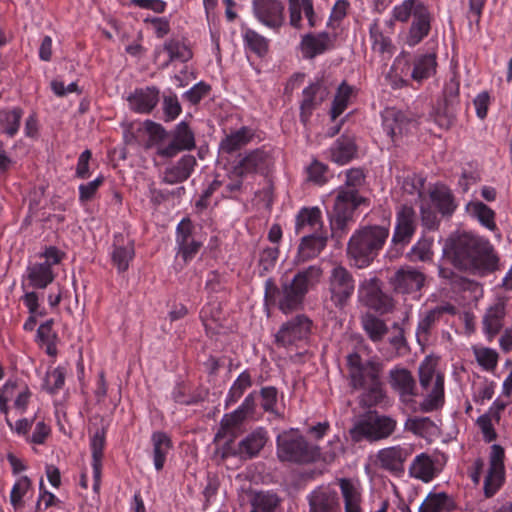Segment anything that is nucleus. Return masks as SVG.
Segmentation results:
<instances>
[{
	"label": "nucleus",
	"instance_id": "f257e3e1",
	"mask_svg": "<svg viewBox=\"0 0 512 512\" xmlns=\"http://www.w3.org/2000/svg\"><path fill=\"white\" fill-rule=\"evenodd\" d=\"M445 252L453 265L473 274H486L497 268L498 258L488 239L470 232L452 234Z\"/></svg>",
	"mask_w": 512,
	"mask_h": 512
},
{
	"label": "nucleus",
	"instance_id": "f03ea898",
	"mask_svg": "<svg viewBox=\"0 0 512 512\" xmlns=\"http://www.w3.org/2000/svg\"><path fill=\"white\" fill-rule=\"evenodd\" d=\"M347 380L350 388L361 390L359 404L370 409L386 400V391L382 381L383 365L376 360H363L358 353L346 357Z\"/></svg>",
	"mask_w": 512,
	"mask_h": 512
},
{
	"label": "nucleus",
	"instance_id": "7ed1b4c3",
	"mask_svg": "<svg viewBox=\"0 0 512 512\" xmlns=\"http://www.w3.org/2000/svg\"><path fill=\"white\" fill-rule=\"evenodd\" d=\"M323 270L320 265H310L299 270L291 281L278 287L272 279L265 281V299L276 304L283 313L297 310L303 303L309 290L321 280Z\"/></svg>",
	"mask_w": 512,
	"mask_h": 512
},
{
	"label": "nucleus",
	"instance_id": "20e7f679",
	"mask_svg": "<svg viewBox=\"0 0 512 512\" xmlns=\"http://www.w3.org/2000/svg\"><path fill=\"white\" fill-rule=\"evenodd\" d=\"M389 228L380 225L363 226L357 229L347 244V257L358 269L368 267L382 250Z\"/></svg>",
	"mask_w": 512,
	"mask_h": 512
},
{
	"label": "nucleus",
	"instance_id": "39448f33",
	"mask_svg": "<svg viewBox=\"0 0 512 512\" xmlns=\"http://www.w3.org/2000/svg\"><path fill=\"white\" fill-rule=\"evenodd\" d=\"M418 374L423 392L419 410L429 413L441 409L445 403L444 374L438 371L437 361L426 357L419 365Z\"/></svg>",
	"mask_w": 512,
	"mask_h": 512
},
{
	"label": "nucleus",
	"instance_id": "423d86ee",
	"mask_svg": "<svg viewBox=\"0 0 512 512\" xmlns=\"http://www.w3.org/2000/svg\"><path fill=\"white\" fill-rule=\"evenodd\" d=\"M277 457L282 462L309 464L320 458V448L310 444L295 431H285L277 436Z\"/></svg>",
	"mask_w": 512,
	"mask_h": 512
},
{
	"label": "nucleus",
	"instance_id": "0eeeda50",
	"mask_svg": "<svg viewBox=\"0 0 512 512\" xmlns=\"http://www.w3.org/2000/svg\"><path fill=\"white\" fill-rule=\"evenodd\" d=\"M355 287L352 273L340 264L334 265L327 279V300L335 308L343 310L350 303Z\"/></svg>",
	"mask_w": 512,
	"mask_h": 512
},
{
	"label": "nucleus",
	"instance_id": "6e6552de",
	"mask_svg": "<svg viewBox=\"0 0 512 512\" xmlns=\"http://www.w3.org/2000/svg\"><path fill=\"white\" fill-rule=\"evenodd\" d=\"M396 429V421L388 416H375L359 421L350 429V436L354 442L363 439L378 441L388 438Z\"/></svg>",
	"mask_w": 512,
	"mask_h": 512
},
{
	"label": "nucleus",
	"instance_id": "1a4fd4ad",
	"mask_svg": "<svg viewBox=\"0 0 512 512\" xmlns=\"http://www.w3.org/2000/svg\"><path fill=\"white\" fill-rule=\"evenodd\" d=\"M366 201L365 197L355 191L338 189L333 210L330 214L332 228L344 230L347 223L352 219L354 211Z\"/></svg>",
	"mask_w": 512,
	"mask_h": 512
},
{
	"label": "nucleus",
	"instance_id": "9d476101",
	"mask_svg": "<svg viewBox=\"0 0 512 512\" xmlns=\"http://www.w3.org/2000/svg\"><path fill=\"white\" fill-rule=\"evenodd\" d=\"M505 451L498 444H493L489 454V470L484 480V494L490 498L501 488L505 480Z\"/></svg>",
	"mask_w": 512,
	"mask_h": 512
},
{
	"label": "nucleus",
	"instance_id": "9b49d317",
	"mask_svg": "<svg viewBox=\"0 0 512 512\" xmlns=\"http://www.w3.org/2000/svg\"><path fill=\"white\" fill-rule=\"evenodd\" d=\"M359 296L366 306L380 313H387L393 307L392 298L382 291L380 280L376 277L360 283Z\"/></svg>",
	"mask_w": 512,
	"mask_h": 512
},
{
	"label": "nucleus",
	"instance_id": "f8f14e48",
	"mask_svg": "<svg viewBox=\"0 0 512 512\" xmlns=\"http://www.w3.org/2000/svg\"><path fill=\"white\" fill-rule=\"evenodd\" d=\"M416 230V213L410 206L403 205L397 211L396 224L391 243L403 249L412 239Z\"/></svg>",
	"mask_w": 512,
	"mask_h": 512
},
{
	"label": "nucleus",
	"instance_id": "ddd939ff",
	"mask_svg": "<svg viewBox=\"0 0 512 512\" xmlns=\"http://www.w3.org/2000/svg\"><path fill=\"white\" fill-rule=\"evenodd\" d=\"M412 451L409 445H396L379 450L376 457L382 469L399 476L404 472V464Z\"/></svg>",
	"mask_w": 512,
	"mask_h": 512
},
{
	"label": "nucleus",
	"instance_id": "4468645a",
	"mask_svg": "<svg viewBox=\"0 0 512 512\" xmlns=\"http://www.w3.org/2000/svg\"><path fill=\"white\" fill-rule=\"evenodd\" d=\"M425 283V275L411 267L405 266L398 269L390 278V284L394 291L401 294L419 292Z\"/></svg>",
	"mask_w": 512,
	"mask_h": 512
},
{
	"label": "nucleus",
	"instance_id": "2eb2a0df",
	"mask_svg": "<svg viewBox=\"0 0 512 512\" xmlns=\"http://www.w3.org/2000/svg\"><path fill=\"white\" fill-rule=\"evenodd\" d=\"M195 148V137L193 131L184 121L176 125L173 131V139L166 146H159L157 154L161 157L171 158L184 150Z\"/></svg>",
	"mask_w": 512,
	"mask_h": 512
},
{
	"label": "nucleus",
	"instance_id": "dca6fc26",
	"mask_svg": "<svg viewBox=\"0 0 512 512\" xmlns=\"http://www.w3.org/2000/svg\"><path fill=\"white\" fill-rule=\"evenodd\" d=\"M310 327V320L303 315H298L282 325L276 334V342L283 347L293 345L308 336Z\"/></svg>",
	"mask_w": 512,
	"mask_h": 512
},
{
	"label": "nucleus",
	"instance_id": "f3484780",
	"mask_svg": "<svg viewBox=\"0 0 512 512\" xmlns=\"http://www.w3.org/2000/svg\"><path fill=\"white\" fill-rule=\"evenodd\" d=\"M307 500L310 512H340L338 493L330 485L316 487Z\"/></svg>",
	"mask_w": 512,
	"mask_h": 512
},
{
	"label": "nucleus",
	"instance_id": "a211bd4d",
	"mask_svg": "<svg viewBox=\"0 0 512 512\" xmlns=\"http://www.w3.org/2000/svg\"><path fill=\"white\" fill-rule=\"evenodd\" d=\"M256 18L265 26L279 29L284 23V6L278 0H253Z\"/></svg>",
	"mask_w": 512,
	"mask_h": 512
},
{
	"label": "nucleus",
	"instance_id": "6ab92c4d",
	"mask_svg": "<svg viewBox=\"0 0 512 512\" xmlns=\"http://www.w3.org/2000/svg\"><path fill=\"white\" fill-rule=\"evenodd\" d=\"M135 257L134 241L122 233L114 235L111 260L119 273L128 270L130 262Z\"/></svg>",
	"mask_w": 512,
	"mask_h": 512
},
{
	"label": "nucleus",
	"instance_id": "aec40b11",
	"mask_svg": "<svg viewBox=\"0 0 512 512\" xmlns=\"http://www.w3.org/2000/svg\"><path fill=\"white\" fill-rule=\"evenodd\" d=\"M162 52H166L168 58L159 63L161 69H166L172 62L185 63L193 57L192 50L188 44L179 38H170L164 42L162 48L155 50V61H160Z\"/></svg>",
	"mask_w": 512,
	"mask_h": 512
},
{
	"label": "nucleus",
	"instance_id": "412c9836",
	"mask_svg": "<svg viewBox=\"0 0 512 512\" xmlns=\"http://www.w3.org/2000/svg\"><path fill=\"white\" fill-rule=\"evenodd\" d=\"M271 163L272 160L269 152L263 148L254 149L240 159L234 168V173L238 177L251 173H263L269 168Z\"/></svg>",
	"mask_w": 512,
	"mask_h": 512
},
{
	"label": "nucleus",
	"instance_id": "4be33fe9",
	"mask_svg": "<svg viewBox=\"0 0 512 512\" xmlns=\"http://www.w3.org/2000/svg\"><path fill=\"white\" fill-rule=\"evenodd\" d=\"M445 313L455 314L456 309L451 304L437 306L429 310L425 316L420 319L416 329V338L420 345H425L429 341L431 331Z\"/></svg>",
	"mask_w": 512,
	"mask_h": 512
},
{
	"label": "nucleus",
	"instance_id": "5701e85b",
	"mask_svg": "<svg viewBox=\"0 0 512 512\" xmlns=\"http://www.w3.org/2000/svg\"><path fill=\"white\" fill-rule=\"evenodd\" d=\"M191 230V222L188 219L182 220L177 226V255H180L184 262L192 260L202 246L200 241L192 237Z\"/></svg>",
	"mask_w": 512,
	"mask_h": 512
},
{
	"label": "nucleus",
	"instance_id": "b1692460",
	"mask_svg": "<svg viewBox=\"0 0 512 512\" xmlns=\"http://www.w3.org/2000/svg\"><path fill=\"white\" fill-rule=\"evenodd\" d=\"M327 240L328 238L324 233H311L304 235L298 246L294 262L296 264H300L316 258L326 247Z\"/></svg>",
	"mask_w": 512,
	"mask_h": 512
},
{
	"label": "nucleus",
	"instance_id": "393cba45",
	"mask_svg": "<svg viewBox=\"0 0 512 512\" xmlns=\"http://www.w3.org/2000/svg\"><path fill=\"white\" fill-rule=\"evenodd\" d=\"M411 121L405 114L395 108L385 109L382 114V127L390 142L395 144L398 136L404 134Z\"/></svg>",
	"mask_w": 512,
	"mask_h": 512
},
{
	"label": "nucleus",
	"instance_id": "a878e982",
	"mask_svg": "<svg viewBox=\"0 0 512 512\" xmlns=\"http://www.w3.org/2000/svg\"><path fill=\"white\" fill-rule=\"evenodd\" d=\"M159 93L155 86L136 89L127 98L130 109L141 114L150 113L159 101Z\"/></svg>",
	"mask_w": 512,
	"mask_h": 512
},
{
	"label": "nucleus",
	"instance_id": "bb28decb",
	"mask_svg": "<svg viewBox=\"0 0 512 512\" xmlns=\"http://www.w3.org/2000/svg\"><path fill=\"white\" fill-rule=\"evenodd\" d=\"M332 42L328 32L307 33L302 36L299 46L304 58L313 59L329 50Z\"/></svg>",
	"mask_w": 512,
	"mask_h": 512
},
{
	"label": "nucleus",
	"instance_id": "cd10ccee",
	"mask_svg": "<svg viewBox=\"0 0 512 512\" xmlns=\"http://www.w3.org/2000/svg\"><path fill=\"white\" fill-rule=\"evenodd\" d=\"M303 99L300 104V119L307 123L313 111L324 101L327 96V90L319 82L312 83L306 87L303 92Z\"/></svg>",
	"mask_w": 512,
	"mask_h": 512
},
{
	"label": "nucleus",
	"instance_id": "c85d7f7f",
	"mask_svg": "<svg viewBox=\"0 0 512 512\" xmlns=\"http://www.w3.org/2000/svg\"><path fill=\"white\" fill-rule=\"evenodd\" d=\"M42 257L44 262L34 266V288H45L53 282L54 274L51 267L60 261L59 251L55 247L47 248Z\"/></svg>",
	"mask_w": 512,
	"mask_h": 512
},
{
	"label": "nucleus",
	"instance_id": "c756f323",
	"mask_svg": "<svg viewBox=\"0 0 512 512\" xmlns=\"http://www.w3.org/2000/svg\"><path fill=\"white\" fill-rule=\"evenodd\" d=\"M289 23L295 29L302 28V13L305 15L310 28L319 25V19L315 14L312 0H288Z\"/></svg>",
	"mask_w": 512,
	"mask_h": 512
},
{
	"label": "nucleus",
	"instance_id": "7c9ffc66",
	"mask_svg": "<svg viewBox=\"0 0 512 512\" xmlns=\"http://www.w3.org/2000/svg\"><path fill=\"white\" fill-rule=\"evenodd\" d=\"M389 379L391 387L397 391L404 402L412 400L416 395V383L411 372L404 368L390 370Z\"/></svg>",
	"mask_w": 512,
	"mask_h": 512
},
{
	"label": "nucleus",
	"instance_id": "2f4dec72",
	"mask_svg": "<svg viewBox=\"0 0 512 512\" xmlns=\"http://www.w3.org/2000/svg\"><path fill=\"white\" fill-rule=\"evenodd\" d=\"M196 164L197 161L193 155H184L175 165L165 169L162 181L170 185L182 183L191 176Z\"/></svg>",
	"mask_w": 512,
	"mask_h": 512
},
{
	"label": "nucleus",
	"instance_id": "473e14b6",
	"mask_svg": "<svg viewBox=\"0 0 512 512\" xmlns=\"http://www.w3.org/2000/svg\"><path fill=\"white\" fill-rule=\"evenodd\" d=\"M256 398L257 393L255 391L249 393L236 410L223 416L221 420V428L223 430L232 429L240 425L248 417L252 416L256 408Z\"/></svg>",
	"mask_w": 512,
	"mask_h": 512
},
{
	"label": "nucleus",
	"instance_id": "72a5a7b5",
	"mask_svg": "<svg viewBox=\"0 0 512 512\" xmlns=\"http://www.w3.org/2000/svg\"><path fill=\"white\" fill-rule=\"evenodd\" d=\"M338 485L344 500L345 512H362V488L359 481L340 478Z\"/></svg>",
	"mask_w": 512,
	"mask_h": 512
},
{
	"label": "nucleus",
	"instance_id": "f704fd0d",
	"mask_svg": "<svg viewBox=\"0 0 512 512\" xmlns=\"http://www.w3.org/2000/svg\"><path fill=\"white\" fill-rule=\"evenodd\" d=\"M430 13L423 0H403L392 9L393 19L401 23H407L411 18L418 19Z\"/></svg>",
	"mask_w": 512,
	"mask_h": 512
},
{
	"label": "nucleus",
	"instance_id": "c9c22d12",
	"mask_svg": "<svg viewBox=\"0 0 512 512\" xmlns=\"http://www.w3.org/2000/svg\"><path fill=\"white\" fill-rule=\"evenodd\" d=\"M267 439V432L263 428H257L239 442L236 453L240 458L251 459L259 454Z\"/></svg>",
	"mask_w": 512,
	"mask_h": 512
},
{
	"label": "nucleus",
	"instance_id": "e433bc0d",
	"mask_svg": "<svg viewBox=\"0 0 512 512\" xmlns=\"http://www.w3.org/2000/svg\"><path fill=\"white\" fill-rule=\"evenodd\" d=\"M322 228L321 210L318 207H304L296 215V234L318 233Z\"/></svg>",
	"mask_w": 512,
	"mask_h": 512
},
{
	"label": "nucleus",
	"instance_id": "4c0bfd02",
	"mask_svg": "<svg viewBox=\"0 0 512 512\" xmlns=\"http://www.w3.org/2000/svg\"><path fill=\"white\" fill-rule=\"evenodd\" d=\"M153 464L157 471L165 465L167 455L173 448L169 435L163 431H155L151 435Z\"/></svg>",
	"mask_w": 512,
	"mask_h": 512
},
{
	"label": "nucleus",
	"instance_id": "58836bf2",
	"mask_svg": "<svg viewBox=\"0 0 512 512\" xmlns=\"http://www.w3.org/2000/svg\"><path fill=\"white\" fill-rule=\"evenodd\" d=\"M506 315L505 303L498 302L489 307L483 317V331L492 340L502 329Z\"/></svg>",
	"mask_w": 512,
	"mask_h": 512
},
{
	"label": "nucleus",
	"instance_id": "ea45409f",
	"mask_svg": "<svg viewBox=\"0 0 512 512\" xmlns=\"http://www.w3.org/2000/svg\"><path fill=\"white\" fill-rule=\"evenodd\" d=\"M432 14H427L418 19H412L404 38V43L408 47H415L425 39L431 31Z\"/></svg>",
	"mask_w": 512,
	"mask_h": 512
},
{
	"label": "nucleus",
	"instance_id": "a19ab883",
	"mask_svg": "<svg viewBox=\"0 0 512 512\" xmlns=\"http://www.w3.org/2000/svg\"><path fill=\"white\" fill-rule=\"evenodd\" d=\"M454 499L445 492H430L418 512H451L455 510Z\"/></svg>",
	"mask_w": 512,
	"mask_h": 512
},
{
	"label": "nucleus",
	"instance_id": "79ce46f5",
	"mask_svg": "<svg viewBox=\"0 0 512 512\" xmlns=\"http://www.w3.org/2000/svg\"><path fill=\"white\" fill-rule=\"evenodd\" d=\"M357 148L352 137L342 135L330 148L331 160L337 164L344 165L354 158Z\"/></svg>",
	"mask_w": 512,
	"mask_h": 512
},
{
	"label": "nucleus",
	"instance_id": "37998d69",
	"mask_svg": "<svg viewBox=\"0 0 512 512\" xmlns=\"http://www.w3.org/2000/svg\"><path fill=\"white\" fill-rule=\"evenodd\" d=\"M361 327L367 337L375 344L382 342L389 331L386 322L371 313H366L361 317Z\"/></svg>",
	"mask_w": 512,
	"mask_h": 512
},
{
	"label": "nucleus",
	"instance_id": "c03bdc74",
	"mask_svg": "<svg viewBox=\"0 0 512 512\" xmlns=\"http://www.w3.org/2000/svg\"><path fill=\"white\" fill-rule=\"evenodd\" d=\"M409 474L425 483L430 482L436 475L434 461L426 453L417 455L410 464Z\"/></svg>",
	"mask_w": 512,
	"mask_h": 512
},
{
	"label": "nucleus",
	"instance_id": "a18cd8bd",
	"mask_svg": "<svg viewBox=\"0 0 512 512\" xmlns=\"http://www.w3.org/2000/svg\"><path fill=\"white\" fill-rule=\"evenodd\" d=\"M466 211L470 217L477 220L483 227L489 231H496L495 221L496 213L481 201H470L466 205Z\"/></svg>",
	"mask_w": 512,
	"mask_h": 512
},
{
	"label": "nucleus",
	"instance_id": "49530a36",
	"mask_svg": "<svg viewBox=\"0 0 512 512\" xmlns=\"http://www.w3.org/2000/svg\"><path fill=\"white\" fill-rule=\"evenodd\" d=\"M369 37L371 40L372 50L381 55L391 56L395 51V46L389 35H386L380 25L379 20L375 19L369 26Z\"/></svg>",
	"mask_w": 512,
	"mask_h": 512
},
{
	"label": "nucleus",
	"instance_id": "de8ad7c7",
	"mask_svg": "<svg viewBox=\"0 0 512 512\" xmlns=\"http://www.w3.org/2000/svg\"><path fill=\"white\" fill-rule=\"evenodd\" d=\"M53 320H47L41 324L37 329V341L39 346L45 350V353L55 358L58 354L57 343L58 336L53 329Z\"/></svg>",
	"mask_w": 512,
	"mask_h": 512
},
{
	"label": "nucleus",
	"instance_id": "09e8293b",
	"mask_svg": "<svg viewBox=\"0 0 512 512\" xmlns=\"http://www.w3.org/2000/svg\"><path fill=\"white\" fill-rule=\"evenodd\" d=\"M254 137V132L249 127H241L239 130L227 135L220 142V149L227 154L240 150L247 145Z\"/></svg>",
	"mask_w": 512,
	"mask_h": 512
},
{
	"label": "nucleus",
	"instance_id": "8fccbe9b",
	"mask_svg": "<svg viewBox=\"0 0 512 512\" xmlns=\"http://www.w3.org/2000/svg\"><path fill=\"white\" fill-rule=\"evenodd\" d=\"M437 61L435 53L422 54L415 57L411 77L417 82L430 78L436 72Z\"/></svg>",
	"mask_w": 512,
	"mask_h": 512
},
{
	"label": "nucleus",
	"instance_id": "3c124183",
	"mask_svg": "<svg viewBox=\"0 0 512 512\" xmlns=\"http://www.w3.org/2000/svg\"><path fill=\"white\" fill-rule=\"evenodd\" d=\"M243 42L247 49L259 57L267 54L269 41L253 29L245 28L242 33Z\"/></svg>",
	"mask_w": 512,
	"mask_h": 512
},
{
	"label": "nucleus",
	"instance_id": "603ef678",
	"mask_svg": "<svg viewBox=\"0 0 512 512\" xmlns=\"http://www.w3.org/2000/svg\"><path fill=\"white\" fill-rule=\"evenodd\" d=\"M430 198L443 215H451L456 208L453 195L446 187H436L431 191Z\"/></svg>",
	"mask_w": 512,
	"mask_h": 512
},
{
	"label": "nucleus",
	"instance_id": "864d4df0",
	"mask_svg": "<svg viewBox=\"0 0 512 512\" xmlns=\"http://www.w3.org/2000/svg\"><path fill=\"white\" fill-rule=\"evenodd\" d=\"M22 117V110L14 108L12 110H0V132L9 136H14L18 131L20 120Z\"/></svg>",
	"mask_w": 512,
	"mask_h": 512
},
{
	"label": "nucleus",
	"instance_id": "5fc2aeb1",
	"mask_svg": "<svg viewBox=\"0 0 512 512\" xmlns=\"http://www.w3.org/2000/svg\"><path fill=\"white\" fill-rule=\"evenodd\" d=\"M252 386V378L248 371H243L234 381L229 389L225 400V406L228 407L236 403L244 394V392Z\"/></svg>",
	"mask_w": 512,
	"mask_h": 512
},
{
	"label": "nucleus",
	"instance_id": "6e6d98bb",
	"mask_svg": "<svg viewBox=\"0 0 512 512\" xmlns=\"http://www.w3.org/2000/svg\"><path fill=\"white\" fill-rule=\"evenodd\" d=\"M280 499L272 492H258L251 499L252 510L250 512H275Z\"/></svg>",
	"mask_w": 512,
	"mask_h": 512
},
{
	"label": "nucleus",
	"instance_id": "4d7b16f0",
	"mask_svg": "<svg viewBox=\"0 0 512 512\" xmlns=\"http://www.w3.org/2000/svg\"><path fill=\"white\" fill-rule=\"evenodd\" d=\"M352 87L343 82L337 90V93L334 97L332 107H331V118L335 120L338 116H340L348 106L349 98L352 94Z\"/></svg>",
	"mask_w": 512,
	"mask_h": 512
},
{
	"label": "nucleus",
	"instance_id": "13d9d810",
	"mask_svg": "<svg viewBox=\"0 0 512 512\" xmlns=\"http://www.w3.org/2000/svg\"><path fill=\"white\" fill-rule=\"evenodd\" d=\"M66 370L63 367H57L47 371L43 380L42 388L50 394L58 392L64 386Z\"/></svg>",
	"mask_w": 512,
	"mask_h": 512
},
{
	"label": "nucleus",
	"instance_id": "bf43d9fd",
	"mask_svg": "<svg viewBox=\"0 0 512 512\" xmlns=\"http://www.w3.org/2000/svg\"><path fill=\"white\" fill-rule=\"evenodd\" d=\"M31 487V481L27 476L21 477L13 485L10 493V503L15 510H22L25 506L23 497Z\"/></svg>",
	"mask_w": 512,
	"mask_h": 512
},
{
	"label": "nucleus",
	"instance_id": "052dcab7",
	"mask_svg": "<svg viewBox=\"0 0 512 512\" xmlns=\"http://www.w3.org/2000/svg\"><path fill=\"white\" fill-rule=\"evenodd\" d=\"M405 427L413 434L421 437L431 435L436 425L429 417H414L406 421Z\"/></svg>",
	"mask_w": 512,
	"mask_h": 512
},
{
	"label": "nucleus",
	"instance_id": "680f3d73",
	"mask_svg": "<svg viewBox=\"0 0 512 512\" xmlns=\"http://www.w3.org/2000/svg\"><path fill=\"white\" fill-rule=\"evenodd\" d=\"M474 355L478 364L487 371H492L496 368L498 362V353L496 350L482 347L475 348Z\"/></svg>",
	"mask_w": 512,
	"mask_h": 512
},
{
	"label": "nucleus",
	"instance_id": "e2e57ef3",
	"mask_svg": "<svg viewBox=\"0 0 512 512\" xmlns=\"http://www.w3.org/2000/svg\"><path fill=\"white\" fill-rule=\"evenodd\" d=\"M432 240L422 239L419 240L410 250V259L412 261H430L433 256Z\"/></svg>",
	"mask_w": 512,
	"mask_h": 512
},
{
	"label": "nucleus",
	"instance_id": "0e129e2a",
	"mask_svg": "<svg viewBox=\"0 0 512 512\" xmlns=\"http://www.w3.org/2000/svg\"><path fill=\"white\" fill-rule=\"evenodd\" d=\"M346 179L344 186L339 187L342 190H349L350 192L359 193V188L365 182V174L360 168H351L345 173Z\"/></svg>",
	"mask_w": 512,
	"mask_h": 512
},
{
	"label": "nucleus",
	"instance_id": "69168bd1",
	"mask_svg": "<svg viewBox=\"0 0 512 512\" xmlns=\"http://www.w3.org/2000/svg\"><path fill=\"white\" fill-rule=\"evenodd\" d=\"M495 422L494 418L491 416V414H483L478 417L477 419V425L483 435V439L485 442H492L496 440L497 433L495 430Z\"/></svg>",
	"mask_w": 512,
	"mask_h": 512
},
{
	"label": "nucleus",
	"instance_id": "338daca9",
	"mask_svg": "<svg viewBox=\"0 0 512 512\" xmlns=\"http://www.w3.org/2000/svg\"><path fill=\"white\" fill-rule=\"evenodd\" d=\"M459 90L460 83L455 77L446 82L443 89L444 105L456 108L459 103Z\"/></svg>",
	"mask_w": 512,
	"mask_h": 512
},
{
	"label": "nucleus",
	"instance_id": "774afa93",
	"mask_svg": "<svg viewBox=\"0 0 512 512\" xmlns=\"http://www.w3.org/2000/svg\"><path fill=\"white\" fill-rule=\"evenodd\" d=\"M327 170L325 164L314 160L307 168L308 180L317 185L325 184L328 181Z\"/></svg>",
	"mask_w": 512,
	"mask_h": 512
}]
</instances>
